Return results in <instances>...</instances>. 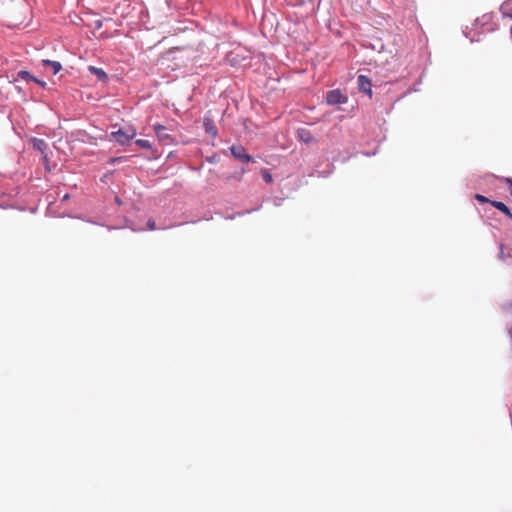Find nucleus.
I'll list each match as a JSON object with an SVG mask.
<instances>
[{"instance_id":"nucleus-22","label":"nucleus","mask_w":512,"mask_h":512,"mask_svg":"<svg viewBox=\"0 0 512 512\" xmlns=\"http://www.w3.org/2000/svg\"><path fill=\"white\" fill-rule=\"evenodd\" d=\"M69 198V195L68 194H65L62 198L63 201L67 200Z\"/></svg>"},{"instance_id":"nucleus-12","label":"nucleus","mask_w":512,"mask_h":512,"mask_svg":"<svg viewBox=\"0 0 512 512\" xmlns=\"http://www.w3.org/2000/svg\"><path fill=\"white\" fill-rule=\"evenodd\" d=\"M18 78H21L23 80H26V81H29V80H32V81H35L39 84H42L40 81H38L35 77H33L28 71H19L18 72Z\"/></svg>"},{"instance_id":"nucleus-15","label":"nucleus","mask_w":512,"mask_h":512,"mask_svg":"<svg viewBox=\"0 0 512 512\" xmlns=\"http://www.w3.org/2000/svg\"><path fill=\"white\" fill-rule=\"evenodd\" d=\"M34 146L37 149L43 151V149L47 147V144L43 140H36Z\"/></svg>"},{"instance_id":"nucleus-3","label":"nucleus","mask_w":512,"mask_h":512,"mask_svg":"<svg viewBox=\"0 0 512 512\" xmlns=\"http://www.w3.org/2000/svg\"><path fill=\"white\" fill-rule=\"evenodd\" d=\"M231 154L236 159L240 160L243 163H248L252 161V157L246 153V150L241 145H233L231 148Z\"/></svg>"},{"instance_id":"nucleus-13","label":"nucleus","mask_w":512,"mask_h":512,"mask_svg":"<svg viewBox=\"0 0 512 512\" xmlns=\"http://www.w3.org/2000/svg\"><path fill=\"white\" fill-rule=\"evenodd\" d=\"M136 144L138 146H140L141 148H144V149H150L151 148V143L148 140H145V139H138V140H136Z\"/></svg>"},{"instance_id":"nucleus-9","label":"nucleus","mask_w":512,"mask_h":512,"mask_svg":"<svg viewBox=\"0 0 512 512\" xmlns=\"http://www.w3.org/2000/svg\"><path fill=\"white\" fill-rule=\"evenodd\" d=\"M204 127H205V131L208 134H210L212 137L217 136V128L211 119H209V118L204 119Z\"/></svg>"},{"instance_id":"nucleus-5","label":"nucleus","mask_w":512,"mask_h":512,"mask_svg":"<svg viewBox=\"0 0 512 512\" xmlns=\"http://www.w3.org/2000/svg\"><path fill=\"white\" fill-rule=\"evenodd\" d=\"M358 88L361 92L367 94L370 98L372 97L371 81L365 75H359L357 78Z\"/></svg>"},{"instance_id":"nucleus-19","label":"nucleus","mask_w":512,"mask_h":512,"mask_svg":"<svg viewBox=\"0 0 512 512\" xmlns=\"http://www.w3.org/2000/svg\"><path fill=\"white\" fill-rule=\"evenodd\" d=\"M124 157H114V158H110L109 162L110 163H115V162H121L123 161Z\"/></svg>"},{"instance_id":"nucleus-11","label":"nucleus","mask_w":512,"mask_h":512,"mask_svg":"<svg viewBox=\"0 0 512 512\" xmlns=\"http://www.w3.org/2000/svg\"><path fill=\"white\" fill-rule=\"evenodd\" d=\"M299 139L305 143H311L314 141V138L309 130L307 129H300L298 131Z\"/></svg>"},{"instance_id":"nucleus-21","label":"nucleus","mask_w":512,"mask_h":512,"mask_svg":"<svg viewBox=\"0 0 512 512\" xmlns=\"http://www.w3.org/2000/svg\"><path fill=\"white\" fill-rule=\"evenodd\" d=\"M508 335H509V337H510V339H511V350H512V326H510V327L508 328Z\"/></svg>"},{"instance_id":"nucleus-2","label":"nucleus","mask_w":512,"mask_h":512,"mask_svg":"<svg viewBox=\"0 0 512 512\" xmlns=\"http://www.w3.org/2000/svg\"><path fill=\"white\" fill-rule=\"evenodd\" d=\"M326 101L329 105L342 104L347 102V97L336 89L327 92Z\"/></svg>"},{"instance_id":"nucleus-14","label":"nucleus","mask_w":512,"mask_h":512,"mask_svg":"<svg viewBox=\"0 0 512 512\" xmlns=\"http://www.w3.org/2000/svg\"><path fill=\"white\" fill-rule=\"evenodd\" d=\"M499 179H500V181L506 183L509 186V191H510V194L512 196V178H510V177H501Z\"/></svg>"},{"instance_id":"nucleus-6","label":"nucleus","mask_w":512,"mask_h":512,"mask_svg":"<svg viewBox=\"0 0 512 512\" xmlns=\"http://www.w3.org/2000/svg\"><path fill=\"white\" fill-rule=\"evenodd\" d=\"M88 71L95 75L97 79L101 82H107L108 81V75L107 73L102 69L95 66H88Z\"/></svg>"},{"instance_id":"nucleus-17","label":"nucleus","mask_w":512,"mask_h":512,"mask_svg":"<svg viewBox=\"0 0 512 512\" xmlns=\"http://www.w3.org/2000/svg\"><path fill=\"white\" fill-rule=\"evenodd\" d=\"M263 178L267 183H270L272 181V176L267 171L264 172Z\"/></svg>"},{"instance_id":"nucleus-18","label":"nucleus","mask_w":512,"mask_h":512,"mask_svg":"<svg viewBox=\"0 0 512 512\" xmlns=\"http://www.w3.org/2000/svg\"><path fill=\"white\" fill-rule=\"evenodd\" d=\"M147 226L150 230H155L156 229V226H155V222L153 220H149L147 222Z\"/></svg>"},{"instance_id":"nucleus-7","label":"nucleus","mask_w":512,"mask_h":512,"mask_svg":"<svg viewBox=\"0 0 512 512\" xmlns=\"http://www.w3.org/2000/svg\"><path fill=\"white\" fill-rule=\"evenodd\" d=\"M500 12L504 18L512 19V0L504 1L500 6Z\"/></svg>"},{"instance_id":"nucleus-8","label":"nucleus","mask_w":512,"mask_h":512,"mask_svg":"<svg viewBox=\"0 0 512 512\" xmlns=\"http://www.w3.org/2000/svg\"><path fill=\"white\" fill-rule=\"evenodd\" d=\"M491 205L495 207L497 210L501 211L503 214H505L509 219L512 220V213L509 209V207L500 201H491Z\"/></svg>"},{"instance_id":"nucleus-4","label":"nucleus","mask_w":512,"mask_h":512,"mask_svg":"<svg viewBox=\"0 0 512 512\" xmlns=\"http://www.w3.org/2000/svg\"><path fill=\"white\" fill-rule=\"evenodd\" d=\"M154 132L160 142L169 144L172 141L171 136L167 133V128L163 125L156 124L153 126Z\"/></svg>"},{"instance_id":"nucleus-1","label":"nucleus","mask_w":512,"mask_h":512,"mask_svg":"<svg viewBox=\"0 0 512 512\" xmlns=\"http://www.w3.org/2000/svg\"><path fill=\"white\" fill-rule=\"evenodd\" d=\"M135 135L136 130L133 128L126 131L119 129L118 131H114L111 133V137L121 145L129 143V141L133 139Z\"/></svg>"},{"instance_id":"nucleus-10","label":"nucleus","mask_w":512,"mask_h":512,"mask_svg":"<svg viewBox=\"0 0 512 512\" xmlns=\"http://www.w3.org/2000/svg\"><path fill=\"white\" fill-rule=\"evenodd\" d=\"M42 63H43V66L51 67L54 75H56L62 69V65L58 61L44 59V60H42Z\"/></svg>"},{"instance_id":"nucleus-23","label":"nucleus","mask_w":512,"mask_h":512,"mask_svg":"<svg viewBox=\"0 0 512 512\" xmlns=\"http://www.w3.org/2000/svg\"><path fill=\"white\" fill-rule=\"evenodd\" d=\"M510 33H511V37H512V25H511V28H510Z\"/></svg>"},{"instance_id":"nucleus-16","label":"nucleus","mask_w":512,"mask_h":512,"mask_svg":"<svg viewBox=\"0 0 512 512\" xmlns=\"http://www.w3.org/2000/svg\"><path fill=\"white\" fill-rule=\"evenodd\" d=\"M475 199L481 203H491V200L481 194H476Z\"/></svg>"},{"instance_id":"nucleus-20","label":"nucleus","mask_w":512,"mask_h":512,"mask_svg":"<svg viewBox=\"0 0 512 512\" xmlns=\"http://www.w3.org/2000/svg\"><path fill=\"white\" fill-rule=\"evenodd\" d=\"M504 250H505L504 245H500V252H499V256H500V258H501V259H504V257H505V252H504Z\"/></svg>"}]
</instances>
